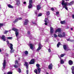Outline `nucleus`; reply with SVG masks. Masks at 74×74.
I'll use <instances>...</instances> for the list:
<instances>
[{
	"label": "nucleus",
	"instance_id": "obj_17",
	"mask_svg": "<svg viewBox=\"0 0 74 74\" xmlns=\"http://www.w3.org/2000/svg\"><path fill=\"white\" fill-rule=\"evenodd\" d=\"M10 32L12 30H13L14 31V32H16L17 31H18V30L14 28H13L12 29H10Z\"/></svg>",
	"mask_w": 74,
	"mask_h": 74
},
{
	"label": "nucleus",
	"instance_id": "obj_16",
	"mask_svg": "<svg viewBox=\"0 0 74 74\" xmlns=\"http://www.w3.org/2000/svg\"><path fill=\"white\" fill-rule=\"evenodd\" d=\"M64 49L65 50H66L68 49V46L66 45H64L63 46Z\"/></svg>",
	"mask_w": 74,
	"mask_h": 74
},
{
	"label": "nucleus",
	"instance_id": "obj_53",
	"mask_svg": "<svg viewBox=\"0 0 74 74\" xmlns=\"http://www.w3.org/2000/svg\"><path fill=\"white\" fill-rule=\"evenodd\" d=\"M72 73L73 74H74V71H72Z\"/></svg>",
	"mask_w": 74,
	"mask_h": 74
},
{
	"label": "nucleus",
	"instance_id": "obj_30",
	"mask_svg": "<svg viewBox=\"0 0 74 74\" xmlns=\"http://www.w3.org/2000/svg\"><path fill=\"white\" fill-rule=\"evenodd\" d=\"M7 38L8 40H12V37H7Z\"/></svg>",
	"mask_w": 74,
	"mask_h": 74
},
{
	"label": "nucleus",
	"instance_id": "obj_20",
	"mask_svg": "<svg viewBox=\"0 0 74 74\" xmlns=\"http://www.w3.org/2000/svg\"><path fill=\"white\" fill-rule=\"evenodd\" d=\"M15 63L16 64H17L18 66H20L21 65V64L18 63V61L17 60L15 61Z\"/></svg>",
	"mask_w": 74,
	"mask_h": 74
},
{
	"label": "nucleus",
	"instance_id": "obj_26",
	"mask_svg": "<svg viewBox=\"0 0 74 74\" xmlns=\"http://www.w3.org/2000/svg\"><path fill=\"white\" fill-rule=\"evenodd\" d=\"M30 47L31 49H33V45H32V44H30Z\"/></svg>",
	"mask_w": 74,
	"mask_h": 74
},
{
	"label": "nucleus",
	"instance_id": "obj_21",
	"mask_svg": "<svg viewBox=\"0 0 74 74\" xmlns=\"http://www.w3.org/2000/svg\"><path fill=\"white\" fill-rule=\"evenodd\" d=\"M8 6L9 8H14V6H12L11 4L8 5Z\"/></svg>",
	"mask_w": 74,
	"mask_h": 74
},
{
	"label": "nucleus",
	"instance_id": "obj_11",
	"mask_svg": "<svg viewBox=\"0 0 74 74\" xmlns=\"http://www.w3.org/2000/svg\"><path fill=\"white\" fill-rule=\"evenodd\" d=\"M30 64H32L34 63V59H33L31 60V61L29 62Z\"/></svg>",
	"mask_w": 74,
	"mask_h": 74
},
{
	"label": "nucleus",
	"instance_id": "obj_63",
	"mask_svg": "<svg viewBox=\"0 0 74 74\" xmlns=\"http://www.w3.org/2000/svg\"><path fill=\"white\" fill-rule=\"evenodd\" d=\"M46 42H47V41H45Z\"/></svg>",
	"mask_w": 74,
	"mask_h": 74
},
{
	"label": "nucleus",
	"instance_id": "obj_19",
	"mask_svg": "<svg viewBox=\"0 0 74 74\" xmlns=\"http://www.w3.org/2000/svg\"><path fill=\"white\" fill-rule=\"evenodd\" d=\"M60 63L61 64H64V61H63V60L60 57Z\"/></svg>",
	"mask_w": 74,
	"mask_h": 74
},
{
	"label": "nucleus",
	"instance_id": "obj_55",
	"mask_svg": "<svg viewBox=\"0 0 74 74\" xmlns=\"http://www.w3.org/2000/svg\"><path fill=\"white\" fill-rule=\"evenodd\" d=\"M33 23V24H34V25H36V24L35 23Z\"/></svg>",
	"mask_w": 74,
	"mask_h": 74
},
{
	"label": "nucleus",
	"instance_id": "obj_29",
	"mask_svg": "<svg viewBox=\"0 0 74 74\" xmlns=\"http://www.w3.org/2000/svg\"><path fill=\"white\" fill-rule=\"evenodd\" d=\"M61 45V44L60 43V42H59L58 43L57 45V47L58 48H59V45Z\"/></svg>",
	"mask_w": 74,
	"mask_h": 74
},
{
	"label": "nucleus",
	"instance_id": "obj_6",
	"mask_svg": "<svg viewBox=\"0 0 74 74\" xmlns=\"http://www.w3.org/2000/svg\"><path fill=\"white\" fill-rule=\"evenodd\" d=\"M36 66L37 67H38V68L37 69V70L38 71V73H40V72H41V69L39 68V67L40 66L39 64H37L36 65Z\"/></svg>",
	"mask_w": 74,
	"mask_h": 74
},
{
	"label": "nucleus",
	"instance_id": "obj_59",
	"mask_svg": "<svg viewBox=\"0 0 74 74\" xmlns=\"http://www.w3.org/2000/svg\"><path fill=\"white\" fill-rule=\"evenodd\" d=\"M60 65V64H58V66H59V65Z\"/></svg>",
	"mask_w": 74,
	"mask_h": 74
},
{
	"label": "nucleus",
	"instance_id": "obj_14",
	"mask_svg": "<svg viewBox=\"0 0 74 74\" xmlns=\"http://www.w3.org/2000/svg\"><path fill=\"white\" fill-rule=\"evenodd\" d=\"M53 67V65H52V64H51L49 66V69L50 70H52V69Z\"/></svg>",
	"mask_w": 74,
	"mask_h": 74
},
{
	"label": "nucleus",
	"instance_id": "obj_4",
	"mask_svg": "<svg viewBox=\"0 0 74 74\" xmlns=\"http://www.w3.org/2000/svg\"><path fill=\"white\" fill-rule=\"evenodd\" d=\"M10 48L11 49V50L10 51V53H13L14 52V50L13 49V45H12V44H10Z\"/></svg>",
	"mask_w": 74,
	"mask_h": 74
},
{
	"label": "nucleus",
	"instance_id": "obj_57",
	"mask_svg": "<svg viewBox=\"0 0 74 74\" xmlns=\"http://www.w3.org/2000/svg\"><path fill=\"white\" fill-rule=\"evenodd\" d=\"M71 30H73V28H71Z\"/></svg>",
	"mask_w": 74,
	"mask_h": 74
},
{
	"label": "nucleus",
	"instance_id": "obj_62",
	"mask_svg": "<svg viewBox=\"0 0 74 74\" xmlns=\"http://www.w3.org/2000/svg\"><path fill=\"white\" fill-rule=\"evenodd\" d=\"M47 41H48V40H47Z\"/></svg>",
	"mask_w": 74,
	"mask_h": 74
},
{
	"label": "nucleus",
	"instance_id": "obj_5",
	"mask_svg": "<svg viewBox=\"0 0 74 74\" xmlns=\"http://www.w3.org/2000/svg\"><path fill=\"white\" fill-rule=\"evenodd\" d=\"M65 36L66 34L64 32H63L62 34H59L58 35V37L61 38L62 37H65Z\"/></svg>",
	"mask_w": 74,
	"mask_h": 74
},
{
	"label": "nucleus",
	"instance_id": "obj_28",
	"mask_svg": "<svg viewBox=\"0 0 74 74\" xmlns=\"http://www.w3.org/2000/svg\"><path fill=\"white\" fill-rule=\"evenodd\" d=\"M60 23L61 24H65V21H61Z\"/></svg>",
	"mask_w": 74,
	"mask_h": 74
},
{
	"label": "nucleus",
	"instance_id": "obj_39",
	"mask_svg": "<svg viewBox=\"0 0 74 74\" xmlns=\"http://www.w3.org/2000/svg\"><path fill=\"white\" fill-rule=\"evenodd\" d=\"M42 13H40L38 14V16H42Z\"/></svg>",
	"mask_w": 74,
	"mask_h": 74
},
{
	"label": "nucleus",
	"instance_id": "obj_7",
	"mask_svg": "<svg viewBox=\"0 0 74 74\" xmlns=\"http://www.w3.org/2000/svg\"><path fill=\"white\" fill-rule=\"evenodd\" d=\"M42 48V46H41V44L39 43L38 45V47L36 51H40V49H41Z\"/></svg>",
	"mask_w": 74,
	"mask_h": 74
},
{
	"label": "nucleus",
	"instance_id": "obj_43",
	"mask_svg": "<svg viewBox=\"0 0 74 74\" xmlns=\"http://www.w3.org/2000/svg\"><path fill=\"white\" fill-rule=\"evenodd\" d=\"M3 24L2 23H0V28L1 27V26H3Z\"/></svg>",
	"mask_w": 74,
	"mask_h": 74
},
{
	"label": "nucleus",
	"instance_id": "obj_61",
	"mask_svg": "<svg viewBox=\"0 0 74 74\" xmlns=\"http://www.w3.org/2000/svg\"><path fill=\"white\" fill-rule=\"evenodd\" d=\"M29 37H30V36H29Z\"/></svg>",
	"mask_w": 74,
	"mask_h": 74
},
{
	"label": "nucleus",
	"instance_id": "obj_8",
	"mask_svg": "<svg viewBox=\"0 0 74 74\" xmlns=\"http://www.w3.org/2000/svg\"><path fill=\"white\" fill-rule=\"evenodd\" d=\"M50 34L52 35L53 34V28L52 27H50Z\"/></svg>",
	"mask_w": 74,
	"mask_h": 74
},
{
	"label": "nucleus",
	"instance_id": "obj_54",
	"mask_svg": "<svg viewBox=\"0 0 74 74\" xmlns=\"http://www.w3.org/2000/svg\"><path fill=\"white\" fill-rule=\"evenodd\" d=\"M26 66V68L27 69H28V66Z\"/></svg>",
	"mask_w": 74,
	"mask_h": 74
},
{
	"label": "nucleus",
	"instance_id": "obj_44",
	"mask_svg": "<svg viewBox=\"0 0 74 74\" xmlns=\"http://www.w3.org/2000/svg\"><path fill=\"white\" fill-rule=\"evenodd\" d=\"M25 66H28V63H27V62H25Z\"/></svg>",
	"mask_w": 74,
	"mask_h": 74
},
{
	"label": "nucleus",
	"instance_id": "obj_10",
	"mask_svg": "<svg viewBox=\"0 0 74 74\" xmlns=\"http://www.w3.org/2000/svg\"><path fill=\"white\" fill-rule=\"evenodd\" d=\"M45 25H48L47 23L49 22V20H48V18H45Z\"/></svg>",
	"mask_w": 74,
	"mask_h": 74
},
{
	"label": "nucleus",
	"instance_id": "obj_36",
	"mask_svg": "<svg viewBox=\"0 0 74 74\" xmlns=\"http://www.w3.org/2000/svg\"><path fill=\"white\" fill-rule=\"evenodd\" d=\"M18 71L20 73H21V69L20 68H19L18 69Z\"/></svg>",
	"mask_w": 74,
	"mask_h": 74
},
{
	"label": "nucleus",
	"instance_id": "obj_46",
	"mask_svg": "<svg viewBox=\"0 0 74 74\" xmlns=\"http://www.w3.org/2000/svg\"><path fill=\"white\" fill-rule=\"evenodd\" d=\"M27 74H29V71L28 70H27L26 71Z\"/></svg>",
	"mask_w": 74,
	"mask_h": 74
},
{
	"label": "nucleus",
	"instance_id": "obj_13",
	"mask_svg": "<svg viewBox=\"0 0 74 74\" xmlns=\"http://www.w3.org/2000/svg\"><path fill=\"white\" fill-rule=\"evenodd\" d=\"M28 23H29V20L27 19H26L25 20V22L24 23V25H27Z\"/></svg>",
	"mask_w": 74,
	"mask_h": 74
},
{
	"label": "nucleus",
	"instance_id": "obj_2",
	"mask_svg": "<svg viewBox=\"0 0 74 74\" xmlns=\"http://www.w3.org/2000/svg\"><path fill=\"white\" fill-rule=\"evenodd\" d=\"M33 1L32 0H29V5L28 6V8L30 9L32 8V3Z\"/></svg>",
	"mask_w": 74,
	"mask_h": 74
},
{
	"label": "nucleus",
	"instance_id": "obj_18",
	"mask_svg": "<svg viewBox=\"0 0 74 74\" xmlns=\"http://www.w3.org/2000/svg\"><path fill=\"white\" fill-rule=\"evenodd\" d=\"M74 1H72L70 2V3H68V5H71L72 4H74Z\"/></svg>",
	"mask_w": 74,
	"mask_h": 74
},
{
	"label": "nucleus",
	"instance_id": "obj_51",
	"mask_svg": "<svg viewBox=\"0 0 74 74\" xmlns=\"http://www.w3.org/2000/svg\"><path fill=\"white\" fill-rule=\"evenodd\" d=\"M24 4H26V2H24L23 3Z\"/></svg>",
	"mask_w": 74,
	"mask_h": 74
},
{
	"label": "nucleus",
	"instance_id": "obj_42",
	"mask_svg": "<svg viewBox=\"0 0 74 74\" xmlns=\"http://www.w3.org/2000/svg\"><path fill=\"white\" fill-rule=\"evenodd\" d=\"M71 70L72 71H74V66H73L71 68Z\"/></svg>",
	"mask_w": 74,
	"mask_h": 74
},
{
	"label": "nucleus",
	"instance_id": "obj_35",
	"mask_svg": "<svg viewBox=\"0 0 74 74\" xmlns=\"http://www.w3.org/2000/svg\"><path fill=\"white\" fill-rule=\"evenodd\" d=\"M64 55H65L64 54H62L60 55V56L61 57V58H63V57Z\"/></svg>",
	"mask_w": 74,
	"mask_h": 74
},
{
	"label": "nucleus",
	"instance_id": "obj_23",
	"mask_svg": "<svg viewBox=\"0 0 74 74\" xmlns=\"http://www.w3.org/2000/svg\"><path fill=\"white\" fill-rule=\"evenodd\" d=\"M15 34H16V36L17 37V38L18 39V35H19V32H18V31L15 32Z\"/></svg>",
	"mask_w": 74,
	"mask_h": 74
},
{
	"label": "nucleus",
	"instance_id": "obj_58",
	"mask_svg": "<svg viewBox=\"0 0 74 74\" xmlns=\"http://www.w3.org/2000/svg\"><path fill=\"white\" fill-rule=\"evenodd\" d=\"M69 0H65L66 1H69Z\"/></svg>",
	"mask_w": 74,
	"mask_h": 74
},
{
	"label": "nucleus",
	"instance_id": "obj_56",
	"mask_svg": "<svg viewBox=\"0 0 74 74\" xmlns=\"http://www.w3.org/2000/svg\"><path fill=\"white\" fill-rule=\"evenodd\" d=\"M1 52V50L0 49V52Z\"/></svg>",
	"mask_w": 74,
	"mask_h": 74
},
{
	"label": "nucleus",
	"instance_id": "obj_47",
	"mask_svg": "<svg viewBox=\"0 0 74 74\" xmlns=\"http://www.w3.org/2000/svg\"><path fill=\"white\" fill-rule=\"evenodd\" d=\"M51 10L52 11H53V10H54V9L53 8H51Z\"/></svg>",
	"mask_w": 74,
	"mask_h": 74
},
{
	"label": "nucleus",
	"instance_id": "obj_27",
	"mask_svg": "<svg viewBox=\"0 0 74 74\" xmlns=\"http://www.w3.org/2000/svg\"><path fill=\"white\" fill-rule=\"evenodd\" d=\"M4 74H12V72L9 71L7 73H4Z\"/></svg>",
	"mask_w": 74,
	"mask_h": 74
},
{
	"label": "nucleus",
	"instance_id": "obj_31",
	"mask_svg": "<svg viewBox=\"0 0 74 74\" xmlns=\"http://www.w3.org/2000/svg\"><path fill=\"white\" fill-rule=\"evenodd\" d=\"M34 72L36 74H38V72H37V69H35L34 71Z\"/></svg>",
	"mask_w": 74,
	"mask_h": 74
},
{
	"label": "nucleus",
	"instance_id": "obj_15",
	"mask_svg": "<svg viewBox=\"0 0 74 74\" xmlns=\"http://www.w3.org/2000/svg\"><path fill=\"white\" fill-rule=\"evenodd\" d=\"M1 38L4 41H6V40L5 39V36L3 35L2 37H1Z\"/></svg>",
	"mask_w": 74,
	"mask_h": 74
},
{
	"label": "nucleus",
	"instance_id": "obj_1",
	"mask_svg": "<svg viewBox=\"0 0 74 74\" xmlns=\"http://www.w3.org/2000/svg\"><path fill=\"white\" fill-rule=\"evenodd\" d=\"M62 5L63 8L61 10H63V8H65L66 10H68V8H67V2L64 3V1L63 0L62 3Z\"/></svg>",
	"mask_w": 74,
	"mask_h": 74
},
{
	"label": "nucleus",
	"instance_id": "obj_50",
	"mask_svg": "<svg viewBox=\"0 0 74 74\" xmlns=\"http://www.w3.org/2000/svg\"><path fill=\"white\" fill-rule=\"evenodd\" d=\"M27 34H30V33L29 31H28Z\"/></svg>",
	"mask_w": 74,
	"mask_h": 74
},
{
	"label": "nucleus",
	"instance_id": "obj_48",
	"mask_svg": "<svg viewBox=\"0 0 74 74\" xmlns=\"http://www.w3.org/2000/svg\"><path fill=\"white\" fill-rule=\"evenodd\" d=\"M72 18H73V19H74V14H73L72 15Z\"/></svg>",
	"mask_w": 74,
	"mask_h": 74
},
{
	"label": "nucleus",
	"instance_id": "obj_45",
	"mask_svg": "<svg viewBox=\"0 0 74 74\" xmlns=\"http://www.w3.org/2000/svg\"><path fill=\"white\" fill-rule=\"evenodd\" d=\"M48 51L49 52H51V49H48Z\"/></svg>",
	"mask_w": 74,
	"mask_h": 74
},
{
	"label": "nucleus",
	"instance_id": "obj_52",
	"mask_svg": "<svg viewBox=\"0 0 74 74\" xmlns=\"http://www.w3.org/2000/svg\"><path fill=\"white\" fill-rule=\"evenodd\" d=\"M35 14H37V13H38V12H37V11H35Z\"/></svg>",
	"mask_w": 74,
	"mask_h": 74
},
{
	"label": "nucleus",
	"instance_id": "obj_41",
	"mask_svg": "<svg viewBox=\"0 0 74 74\" xmlns=\"http://www.w3.org/2000/svg\"><path fill=\"white\" fill-rule=\"evenodd\" d=\"M6 42L7 44H8V45H10V44H11V43L9 44V41H8V40H7L6 41Z\"/></svg>",
	"mask_w": 74,
	"mask_h": 74
},
{
	"label": "nucleus",
	"instance_id": "obj_3",
	"mask_svg": "<svg viewBox=\"0 0 74 74\" xmlns=\"http://www.w3.org/2000/svg\"><path fill=\"white\" fill-rule=\"evenodd\" d=\"M5 64H6V61H5V59H4V60L3 61V67L2 68V69L4 71V70L5 69Z\"/></svg>",
	"mask_w": 74,
	"mask_h": 74
},
{
	"label": "nucleus",
	"instance_id": "obj_22",
	"mask_svg": "<svg viewBox=\"0 0 74 74\" xmlns=\"http://www.w3.org/2000/svg\"><path fill=\"white\" fill-rule=\"evenodd\" d=\"M40 8H41V7L40 5H38L37 6V10H40Z\"/></svg>",
	"mask_w": 74,
	"mask_h": 74
},
{
	"label": "nucleus",
	"instance_id": "obj_32",
	"mask_svg": "<svg viewBox=\"0 0 74 74\" xmlns=\"http://www.w3.org/2000/svg\"><path fill=\"white\" fill-rule=\"evenodd\" d=\"M67 41H71V42H73V41H74V40L72 39H67Z\"/></svg>",
	"mask_w": 74,
	"mask_h": 74
},
{
	"label": "nucleus",
	"instance_id": "obj_38",
	"mask_svg": "<svg viewBox=\"0 0 74 74\" xmlns=\"http://www.w3.org/2000/svg\"><path fill=\"white\" fill-rule=\"evenodd\" d=\"M53 36L54 37H55L56 38V37H58V36L57 35H56V34H54Z\"/></svg>",
	"mask_w": 74,
	"mask_h": 74
},
{
	"label": "nucleus",
	"instance_id": "obj_9",
	"mask_svg": "<svg viewBox=\"0 0 74 74\" xmlns=\"http://www.w3.org/2000/svg\"><path fill=\"white\" fill-rule=\"evenodd\" d=\"M61 32V29L60 28H58L57 29L56 31H55V33H56L57 32L58 33H60Z\"/></svg>",
	"mask_w": 74,
	"mask_h": 74
},
{
	"label": "nucleus",
	"instance_id": "obj_12",
	"mask_svg": "<svg viewBox=\"0 0 74 74\" xmlns=\"http://www.w3.org/2000/svg\"><path fill=\"white\" fill-rule=\"evenodd\" d=\"M22 19V18H17V19H16L14 21V23H16V22H17L18 21V20H21Z\"/></svg>",
	"mask_w": 74,
	"mask_h": 74
},
{
	"label": "nucleus",
	"instance_id": "obj_33",
	"mask_svg": "<svg viewBox=\"0 0 74 74\" xmlns=\"http://www.w3.org/2000/svg\"><path fill=\"white\" fill-rule=\"evenodd\" d=\"M12 66H14L15 68H17L18 66L16 65H12Z\"/></svg>",
	"mask_w": 74,
	"mask_h": 74
},
{
	"label": "nucleus",
	"instance_id": "obj_34",
	"mask_svg": "<svg viewBox=\"0 0 74 74\" xmlns=\"http://www.w3.org/2000/svg\"><path fill=\"white\" fill-rule=\"evenodd\" d=\"M10 32V31L9 30V31L5 30V32H4V34H7V33H8V32Z\"/></svg>",
	"mask_w": 74,
	"mask_h": 74
},
{
	"label": "nucleus",
	"instance_id": "obj_37",
	"mask_svg": "<svg viewBox=\"0 0 74 74\" xmlns=\"http://www.w3.org/2000/svg\"><path fill=\"white\" fill-rule=\"evenodd\" d=\"M47 14V15H49V14H50V12H49V11H47L46 12Z\"/></svg>",
	"mask_w": 74,
	"mask_h": 74
},
{
	"label": "nucleus",
	"instance_id": "obj_60",
	"mask_svg": "<svg viewBox=\"0 0 74 74\" xmlns=\"http://www.w3.org/2000/svg\"><path fill=\"white\" fill-rule=\"evenodd\" d=\"M69 27H67V28H66V29H69Z\"/></svg>",
	"mask_w": 74,
	"mask_h": 74
},
{
	"label": "nucleus",
	"instance_id": "obj_40",
	"mask_svg": "<svg viewBox=\"0 0 74 74\" xmlns=\"http://www.w3.org/2000/svg\"><path fill=\"white\" fill-rule=\"evenodd\" d=\"M25 55H27L28 54V52L27 51H25Z\"/></svg>",
	"mask_w": 74,
	"mask_h": 74
},
{
	"label": "nucleus",
	"instance_id": "obj_25",
	"mask_svg": "<svg viewBox=\"0 0 74 74\" xmlns=\"http://www.w3.org/2000/svg\"><path fill=\"white\" fill-rule=\"evenodd\" d=\"M69 65H72L73 64V61L71 60H70L69 61Z\"/></svg>",
	"mask_w": 74,
	"mask_h": 74
},
{
	"label": "nucleus",
	"instance_id": "obj_24",
	"mask_svg": "<svg viewBox=\"0 0 74 74\" xmlns=\"http://www.w3.org/2000/svg\"><path fill=\"white\" fill-rule=\"evenodd\" d=\"M17 2V4L18 5L20 4V0H16Z\"/></svg>",
	"mask_w": 74,
	"mask_h": 74
},
{
	"label": "nucleus",
	"instance_id": "obj_49",
	"mask_svg": "<svg viewBox=\"0 0 74 74\" xmlns=\"http://www.w3.org/2000/svg\"><path fill=\"white\" fill-rule=\"evenodd\" d=\"M56 14H57V15H58V14H59V12H56Z\"/></svg>",
	"mask_w": 74,
	"mask_h": 74
}]
</instances>
